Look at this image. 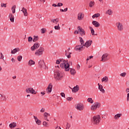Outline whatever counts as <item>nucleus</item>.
Segmentation results:
<instances>
[{"instance_id": "f257e3e1", "label": "nucleus", "mask_w": 129, "mask_h": 129, "mask_svg": "<svg viewBox=\"0 0 129 129\" xmlns=\"http://www.w3.org/2000/svg\"><path fill=\"white\" fill-rule=\"evenodd\" d=\"M68 60H62V61L61 62L60 64V67L61 68H62V69H64L65 71L69 72L70 69L69 67H70V64L68 63Z\"/></svg>"}, {"instance_id": "f03ea898", "label": "nucleus", "mask_w": 129, "mask_h": 129, "mask_svg": "<svg viewBox=\"0 0 129 129\" xmlns=\"http://www.w3.org/2000/svg\"><path fill=\"white\" fill-rule=\"evenodd\" d=\"M101 120V118H100V115H95L92 118V122L94 124H99Z\"/></svg>"}, {"instance_id": "7ed1b4c3", "label": "nucleus", "mask_w": 129, "mask_h": 129, "mask_svg": "<svg viewBox=\"0 0 129 129\" xmlns=\"http://www.w3.org/2000/svg\"><path fill=\"white\" fill-rule=\"evenodd\" d=\"M38 66L41 70H48V67L46 66V63L43 59H41L38 62Z\"/></svg>"}, {"instance_id": "20e7f679", "label": "nucleus", "mask_w": 129, "mask_h": 129, "mask_svg": "<svg viewBox=\"0 0 129 129\" xmlns=\"http://www.w3.org/2000/svg\"><path fill=\"white\" fill-rule=\"evenodd\" d=\"M63 77V75L61 72L59 71L54 73V79L56 81H59V80H61V78Z\"/></svg>"}, {"instance_id": "39448f33", "label": "nucleus", "mask_w": 129, "mask_h": 129, "mask_svg": "<svg viewBox=\"0 0 129 129\" xmlns=\"http://www.w3.org/2000/svg\"><path fill=\"white\" fill-rule=\"evenodd\" d=\"M101 104L100 103L95 102L91 106V109L93 111H95L97 108H99L100 107Z\"/></svg>"}, {"instance_id": "423d86ee", "label": "nucleus", "mask_w": 129, "mask_h": 129, "mask_svg": "<svg viewBox=\"0 0 129 129\" xmlns=\"http://www.w3.org/2000/svg\"><path fill=\"white\" fill-rule=\"evenodd\" d=\"M75 108L77 109V110H80V111H82L83 109H84V105L83 103H78L75 106Z\"/></svg>"}, {"instance_id": "0eeeda50", "label": "nucleus", "mask_w": 129, "mask_h": 129, "mask_svg": "<svg viewBox=\"0 0 129 129\" xmlns=\"http://www.w3.org/2000/svg\"><path fill=\"white\" fill-rule=\"evenodd\" d=\"M116 26L119 32H122V31H123V25H122V23L117 22L116 23Z\"/></svg>"}, {"instance_id": "6e6552de", "label": "nucleus", "mask_w": 129, "mask_h": 129, "mask_svg": "<svg viewBox=\"0 0 129 129\" xmlns=\"http://www.w3.org/2000/svg\"><path fill=\"white\" fill-rule=\"evenodd\" d=\"M84 49H85V47L83 45H82L81 44L78 45L75 47V51H77L78 52H81V51H83Z\"/></svg>"}, {"instance_id": "1a4fd4ad", "label": "nucleus", "mask_w": 129, "mask_h": 129, "mask_svg": "<svg viewBox=\"0 0 129 129\" xmlns=\"http://www.w3.org/2000/svg\"><path fill=\"white\" fill-rule=\"evenodd\" d=\"M44 49L43 47H40L39 49L36 50L35 52V55L36 56H41V55H43V52H44Z\"/></svg>"}, {"instance_id": "9d476101", "label": "nucleus", "mask_w": 129, "mask_h": 129, "mask_svg": "<svg viewBox=\"0 0 129 129\" xmlns=\"http://www.w3.org/2000/svg\"><path fill=\"white\" fill-rule=\"evenodd\" d=\"M101 58V61H102V62H106V61H108V60L109 59L108 54L104 53V54H103Z\"/></svg>"}, {"instance_id": "9b49d317", "label": "nucleus", "mask_w": 129, "mask_h": 129, "mask_svg": "<svg viewBox=\"0 0 129 129\" xmlns=\"http://www.w3.org/2000/svg\"><path fill=\"white\" fill-rule=\"evenodd\" d=\"M78 31H80V34L81 36H84L85 35V31L84 29H82L81 27L78 26L77 28Z\"/></svg>"}, {"instance_id": "f8f14e48", "label": "nucleus", "mask_w": 129, "mask_h": 129, "mask_svg": "<svg viewBox=\"0 0 129 129\" xmlns=\"http://www.w3.org/2000/svg\"><path fill=\"white\" fill-rule=\"evenodd\" d=\"M91 44H92V40H88L84 44H83V46L84 47L88 48V47H90L91 46Z\"/></svg>"}, {"instance_id": "ddd939ff", "label": "nucleus", "mask_w": 129, "mask_h": 129, "mask_svg": "<svg viewBox=\"0 0 129 129\" xmlns=\"http://www.w3.org/2000/svg\"><path fill=\"white\" fill-rule=\"evenodd\" d=\"M52 88H53V85L52 84H49L47 88L46 89V92L47 93H51L52 92Z\"/></svg>"}, {"instance_id": "4468645a", "label": "nucleus", "mask_w": 129, "mask_h": 129, "mask_svg": "<svg viewBox=\"0 0 129 129\" xmlns=\"http://www.w3.org/2000/svg\"><path fill=\"white\" fill-rule=\"evenodd\" d=\"M40 47V43L35 42L33 45V50H37V49H39Z\"/></svg>"}, {"instance_id": "2eb2a0df", "label": "nucleus", "mask_w": 129, "mask_h": 129, "mask_svg": "<svg viewBox=\"0 0 129 129\" xmlns=\"http://www.w3.org/2000/svg\"><path fill=\"white\" fill-rule=\"evenodd\" d=\"M84 18V14H82V13L80 12L78 14V20L79 21H82V20H83Z\"/></svg>"}, {"instance_id": "dca6fc26", "label": "nucleus", "mask_w": 129, "mask_h": 129, "mask_svg": "<svg viewBox=\"0 0 129 129\" xmlns=\"http://www.w3.org/2000/svg\"><path fill=\"white\" fill-rule=\"evenodd\" d=\"M33 118L34 119V120L38 125H41V121L40 120L38 119V117L36 116H33Z\"/></svg>"}, {"instance_id": "f3484780", "label": "nucleus", "mask_w": 129, "mask_h": 129, "mask_svg": "<svg viewBox=\"0 0 129 129\" xmlns=\"http://www.w3.org/2000/svg\"><path fill=\"white\" fill-rule=\"evenodd\" d=\"M92 24L96 28H98V27L100 26V24H99V23L96 21H93Z\"/></svg>"}, {"instance_id": "a211bd4d", "label": "nucleus", "mask_w": 129, "mask_h": 129, "mask_svg": "<svg viewBox=\"0 0 129 129\" xmlns=\"http://www.w3.org/2000/svg\"><path fill=\"white\" fill-rule=\"evenodd\" d=\"M98 89L102 92V93H105V90H104L103 89V86L102 85L98 84Z\"/></svg>"}, {"instance_id": "6ab92c4d", "label": "nucleus", "mask_w": 129, "mask_h": 129, "mask_svg": "<svg viewBox=\"0 0 129 129\" xmlns=\"http://www.w3.org/2000/svg\"><path fill=\"white\" fill-rule=\"evenodd\" d=\"M9 18L12 23H14L15 22V17L12 13H10Z\"/></svg>"}, {"instance_id": "aec40b11", "label": "nucleus", "mask_w": 129, "mask_h": 129, "mask_svg": "<svg viewBox=\"0 0 129 129\" xmlns=\"http://www.w3.org/2000/svg\"><path fill=\"white\" fill-rule=\"evenodd\" d=\"M25 91L27 93H31V94H33V88H27Z\"/></svg>"}, {"instance_id": "412c9836", "label": "nucleus", "mask_w": 129, "mask_h": 129, "mask_svg": "<svg viewBox=\"0 0 129 129\" xmlns=\"http://www.w3.org/2000/svg\"><path fill=\"white\" fill-rule=\"evenodd\" d=\"M17 52H20V48H14L13 50H11V54H16Z\"/></svg>"}, {"instance_id": "4be33fe9", "label": "nucleus", "mask_w": 129, "mask_h": 129, "mask_svg": "<svg viewBox=\"0 0 129 129\" xmlns=\"http://www.w3.org/2000/svg\"><path fill=\"white\" fill-rule=\"evenodd\" d=\"M79 90V86L77 85L72 89V92L76 93Z\"/></svg>"}, {"instance_id": "5701e85b", "label": "nucleus", "mask_w": 129, "mask_h": 129, "mask_svg": "<svg viewBox=\"0 0 129 129\" xmlns=\"http://www.w3.org/2000/svg\"><path fill=\"white\" fill-rule=\"evenodd\" d=\"M21 12H22L24 14V16H25V17H27V16H28V12H27V9H26V8H23Z\"/></svg>"}, {"instance_id": "b1692460", "label": "nucleus", "mask_w": 129, "mask_h": 129, "mask_svg": "<svg viewBox=\"0 0 129 129\" xmlns=\"http://www.w3.org/2000/svg\"><path fill=\"white\" fill-rule=\"evenodd\" d=\"M101 81L102 82H105V83H106V82H108V77H107V76L103 77L101 79Z\"/></svg>"}, {"instance_id": "393cba45", "label": "nucleus", "mask_w": 129, "mask_h": 129, "mask_svg": "<svg viewBox=\"0 0 129 129\" xmlns=\"http://www.w3.org/2000/svg\"><path fill=\"white\" fill-rule=\"evenodd\" d=\"M51 23H53V24H56L57 25V23L58 22H59V18H56L55 19H52L50 21Z\"/></svg>"}, {"instance_id": "a878e982", "label": "nucleus", "mask_w": 129, "mask_h": 129, "mask_svg": "<svg viewBox=\"0 0 129 129\" xmlns=\"http://www.w3.org/2000/svg\"><path fill=\"white\" fill-rule=\"evenodd\" d=\"M48 116H50V114L45 112L44 113V119L45 120H47V121H49V119H48Z\"/></svg>"}, {"instance_id": "bb28decb", "label": "nucleus", "mask_w": 129, "mask_h": 129, "mask_svg": "<svg viewBox=\"0 0 129 129\" xmlns=\"http://www.w3.org/2000/svg\"><path fill=\"white\" fill-rule=\"evenodd\" d=\"M37 41H39V36H33V42H37Z\"/></svg>"}, {"instance_id": "cd10ccee", "label": "nucleus", "mask_w": 129, "mask_h": 129, "mask_svg": "<svg viewBox=\"0 0 129 129\" xmlns=\"http://www.w3.org/2000/svg\"><path fill=\"white\" fill-rule=\"evenodd\" d=\"M16 8H17V6L16 5H14L13 6H12L11 8L12 14H15L16 13Z\"/></svg>"}, {"instance_id": "c85d7f7f", "label": "nucleus", "mask_w": 129, "mask_h": 129, "mask_svg": "<svg viewBox=\"0 0 129 129\" xmlns=\"http://www.w3.org/2000/svg\"><path fill=\"white\" fill-rule=\"evenodd\" d=\"M94 5H95V2L91 1L89 4V6L90 8H93V7H94Z\"/></svg>"}, {"instance_id": "c756f323", "label": "nucleus", "mask_w": 129, "mask_h": 129, "mask_svg": "<svg viewBox=\"0 0 129 129\" xmlns=\"http://www.w3.org/2000/svg\"><path fill=\"white\" fill-rule=\"evenodd\" d=\"M120 116H121V114L118 113V114L115 115L114 118V119H118V118H119V117H120Z\"/></svg>"}, {"instance_id": "7c9ffc66", "label": "nucleus", "mask_w": 129, "mask_h": 129, "mask_svg": "<svg viewBox=\"0 0 129 129\" xmlns=\"http://www.w3.org/2000/svg\"><path fill=\"white\" fill-rule=\"evenodd\" d=\"M70 73L72 74V75H75L76 74V71L74 70V69H71L70 70Z\"/></svg>"}, {"instance_id": "2f4dec72", "label": "nucleus", "mask_w": 129, "mask_h": 129, "mask_svg": "<svg viewBox=\"0 0 129 129\" xmlns=\"http://www.w3.org/2000/svg\"><path fill=\"white\" fill-rule=\"evenodd\" d=\"M106 14H107V15H109V16H111V15H112V10L110 9L106 11Z\"/></svg>"}, {"instance_id": "473e14b6", "label": "nucleus", "mask_w": 129, "mask_h": 129, "mask_svg": "<svg viewBox=\"0 0 129 129\" xmlns=\"http://www.w3.org/2000/svg\"><path fill=\"white\" fill-rule=\"evenodd\" d=\"M9 126L10 128H14V127H16V126H17V124L16 123H12L9 125Z\"/></svg>"}, {"instance_id": "72a5a7b5", "label": "nucleus", "mask_w": 129, "mask_h": 129, "mask_svg": "<svg viewBox=\"0 0 129 129\" xmlns=\"http://www.w3.org/2000/svg\"><path fill=\"white\" fill-rule=\"evenodd\" d=\"M99 17H100V14L97 13V14H95L94 15H93L92 18L95 19V18H98Z\"/></svg>"}, {"instance_id": "f704fd0d", "label": "nucleus", "mask_w": 129, "mask_h": 129, "mask_svg": "<svg viewBox=\"0 0 129 129\" xmlns=\"http://www.w3.org/2000/svg\"><path fill=\"white\" fill-rule=\"evenodd\" d=\"M80 39V42L81 43V45H84V40H83V38L82 37H79Z\"/></svg>"}, {"instance_id": "c9c22d12", "label": "nucleus", "mask_w": 129, "mask_h": 129, "mask_svg": "<svg viewBox=\"0 0 129 129\" xmlns=\"http://www.w3.org/2000/svg\"><path fill=\"white\" fill-rule=\"evenodd\" d=\"M42 124L44 126H45L46 127H48V126H49V123L46 121H43Z\"/></svg>"}, {"instance_id": "e433bc0d", "label": "nucleus", "mask_w": 129, "mask_h": 129, "mask_svg": "<svg viewBox=\"0 0 129 129\" xmlns=\"http://www.w3.org/2000/svg\"><path fill=\"white\" fill-rule=\"evenodd\" d=\"M66 56H67V58L69 59L71 58V52H69V55L67 54V50H66V53H65Z\"/></svg>"}, {"instance_id": "4c0bfd02", "label": "nucleus", "mask_w": 129, "mask_h": 129, "mask_svg": "<svg viewBox=\"0 0 129 129\" xmlns=\"http://www.w3.org/2000/svg\"><path fill=\"white\" fill-rule=\"evenodd\" d=\"M87 101L88 102H89L90 103H93V102H94V101H93V100H92V98H89L88 99H87Z\"/></svg>"}, {"instance_id": "58836bf2", "label": "nucleus", "mask_w": 129, "mask_h": 129, "mask_svg": "<svg viewBox=\"0 0 129 129\" xmlns=\"http://www.w3.org/2000/svg\"><path fill=\"white\" fill-rule=\"evenodd\" d=\"M89 29L91 30V34L93 36L94 35V29L92 27H90Z\"/></svg>"}, {"instance_id": "ea45409f", "label": "nucleus", "mask_w": 129, "mask_h": 129, "mask_svg": "<svg viewBox=\"0 0 129 129\" xmlns=\"http://www.w3.org/2000/svg\"><path fill=\"white\" fill-rule=\"evenodd\" d=\"M61 62H63V59H57L56 64H60V63H61Z\"/></svg>"}, {"instance_id": "a19ab883", "label": "nucleus", "mask_w": 129, "mask_h": 129, "mask_svg": "<svg viewBox=\"0 0 129 129\" xmlns=\"http://www.w3.org/2000/svg\"><path fill=\"white\" fill-rule=\"evenodd\" d=\"M23 59V56L22 55H19L17 57V60L18 61H22V59Z\"/></svg>"}, {"instance_id": "79ce46f5", "label": "nucleus", "mask_w": 129, "mask_h": 129, "mask_svg": "<svg viewBox=\"0 0 129 129\" xmlns=\"http://www.w3.org/2000/svg\"><path fill=\"white\" fill-rule=\"evenodd\" d=\"M28 41L29 43H32V42H33V37L29 36L28 37Z\"/></svg>"}, {"instance_id": "37998d69", "label": "nucleus", "mask_w": 129, "mask_h": 129, "mask_svg": "<svg viewBox=\"0 0 129 129\" xmlns=\"http://www.w3.org/2000/svg\"><path fill=\"white\" fill-rule=\"evenodd\" d=\"M54 29L55 30H60V29H61L60 26L59 25V24H57V25L54 26Z\"/></svg>"}, {"instance_id": "c03bdc74", "label": "nucleus", "mask_w": 129, "mask_h": 129, "mask_svg": "<svg viewBox=\"0 0 129 129\" xmlns=\"http://www.w3.org/2000/svg\"><path fill=\"white\" fill-rule=\"evenodd\" d=\"M46 31H47V30L45 28L41 29V34H45V33H46Z\"/></svg>"}, {"instance_id": "a18cd8bd", "label": "nucleus", "mask_w": 129, "mask_h": 129, "mask_svg": "<svg viewBox=\"0 0 129 129\" xmlns=\"http://www.w3.org/2000/svg\"><path fill=\"white\" fill-rule=\"evenodd\" d=\"M29 66H32L33 65V60L30 59L28 62Z\"/></svg>"}, {"instance_id": "49530a36", "label": "nucleus", "mask_w": 129, "mask_h": 129, "mask_svg": "<svg viewBox=\"0 0 129 129\" xmlns=\"http://www.w3.org/2000/svg\"><path fill=\"white\" fill-rule=\"evenodd\" d=\"M126 75V73H125V72L120 74V76H121V77H125Z\"/></svg>"}, {"instance_id": "de8ad7c7", "label": "nucleus", "mask_w": 129, "mask_h": 129, "mask_svg": "<svg viewBox=\"0 0 129 129\" xmlns=\"http://www.w3.org/2000/svg\"><path fill=\"white\" fill-rule=\"evenodd\" d=\"M1 8H6L7 7V4L5 3H1Z\"/></svg>"}, {"instance_id": "09e8293b", "label": "nucleus", "mask_w": 129, "mask_h": 129, "mask_svg": "<svg viewBox=\"0 0 129 129\" xmlns=\"http://www.w3.org/2000/svg\"><path fill=\"white\" fill-rule=\"evenodd\" d=\"M5 97L3 95L0 94V100H5Z\"/></svg>"}, {"instance_id": "8fccbe9b", "label": "nucleus", "mask_w": 129, "mask_h": 129, "mask_svg": "<svg viewBox=\"0 0 129 129\" xmlns=\"http://www.w3.org/2000/svg\"><path fill=\"white\" fill-rule=\"evenodd\" d=\"M72 99H73V97H69L67 98V100H68V101H71V100H72Z\"/></svg>"}, {"instance_id": "3c124183", "label": "nucleus", "mask_w": 129, "mask_h": 129, "mask_svg": "<svg viewBox=\"0 0 129 129\" xmlns=\"http://www.w3.org/2000/svg\"><path fill=\"white\" fill-rule=\"evenodd\" d=\"M126 101L127 102H128L129 101V93H128L127 94V96H126Z\"/></svg>"}, {"instance_id": "603ef678", "label": "nucleus", "mask_w": 129, "mask_h": 129, "mask_svg": "<svg viewBox=\"0 0 129 129\" xmlns=\"http://www.w3.org/2000/svg\"><path fill=\"white\" fill-rule=\"evenodd\" d=\"M63 6V4L61 3H57V7H62Z\"/></svg>"}, {"instance_id": "864d4df0", "label": "nucleus", "mask_w": 129, "mask_h": 129, "mask_svg": "<svg viewBox=\"0 0 129 129\" xmlns=\"http://www.w3.org/2000/svg\"><path fill=\"white\" fill-rule=\"evenodd\" d=\"M4 58H5L4 54L3 53L1 52V59H3V60H4Z\"/></svg>"}, {"instance_id": "5fc2aeb1", "label": "nucleus", "mask_w": 129, "mask_h": 129, "mask_svg": "<svg viewBox=\"0 0 129 129\" xmlns=\"http://www.w3.org/2000/svg\"><path fill=\"white\" fill-rule=\"evenodd\" d=\"M60 95L62 97H64L65 98V93H61Z\"/></svg>"}, {"instance_id": "6e6d98bb", "label": "nucleus", "mask_w": 129, "mask_h": 129, "mask_svg": "<svg viewBox=\"0 0 129 129\" xmlns=\"http://www.w3.org/2000/svg\"><path fill=\"white\" fill-rule=\"evenodd\" d=\"M77 70H79L80 69V65H79V64H77Z\"/></svg>"}, {"instance_id": "4d7b16f0", "label": "nucleus", "mask_w": 129, "mask_h": 129, "mask_svg": "<svg viewBox=\"0 0 129 129\" xmlns=\"http://www.w3.org/2000/svg\"><path fill=\"white\" fill-rule=\"evenodd\" d=\"M74 34H75V35H78V34H79V32L78 30H76Z\"/></svg>"}, {"instance_id": "13d9d810", "label": "nucleus", "mask_w": 129, "mask_h": 129, "mask_svg": "<svg viewBox=\"0 0 129 129\" xmlns=\"http://www.w3.org/2000/svg\"><path fill=\"white\" fill-rule=\"evenodd\" d=\"M11 61H12V62L13 63H15V62H16V60H15V58H12L11 59Z\"/></svg>"}, {"instance_id": "bf43d9fd", "label": "nucleus", "mask_w": 129, "mask_h": 129, "mask_svg": "<svg viewBox=\"0 0 129 129\" xmlns=\"http://www.w3.org/2000/svg\"><path fill=\"white\" fill-rule=\"evenodd\" d=\"M40 111L41 112H45V108H42Z\"/></svg>"}, {"instance_id": "052dcab7", "label": "nucleus", "mask_w": 129, "mask_h": 129, "mask_svg": "<svg viewBox=\"0 0 129 129\" xmlns=\"http://www.w3.org/2000/svg\"><path fill=\"white\" fill-rule=\"evenodd\" d=\"M125 92L126 93H128L129 92V88H126V90H125Z\"/></svg>"}, {"instance_id": "680f3d73", "label": "nucleus", "mask_w": 129, "mask_h": 129, "mask_svg": "<svg viewBox=\"0 0 129 129\" xmlns=\"http://www.w3.org/2000/svg\"><path fill=\"white\" fill-rule=\"evenodd\" d=\"M40 93L42 94V96H43V95H45V92H41Z\"/></svg>"}, {"instance_id": "e2e57ef3", "label": "nucleus", "mask_w": 129, "mask_h": 129, "mask_svg": "<svg viewBox=\"0 0 129 129\" xmlns=\"http://www.w3.org/2000/svg\"><path fill=\"white\" fill-rule=\"evenodd\" d=\"M89 59H92V58H93V56H90L88 57Z\"/></svg>"}, {"instance_id": "0e129e2a", "label": "nucleus", "mask_w": 129, "mask_h": 129, "mask_svg": "<svg viewBox=\"0 0 129 129\" xmlns=\"http://www.w3.org/2000/svg\"><path fill=\"white\" fill-rule=\"evenodd\" d=\"M36 91H35L34 90H33V94H36Z\"/></svg>"}, {"instance_id": "69168bd1", "label": "nucleus", "mask_w": 129, "mask_h": 129, "mask_svg": "<svg viewBox=\"0 0 129 129\" xmlns=\"http://www.w3.org/2000/svg\"><path fill=\"white\" fill-rule=\"evenodd\" d=\"M64 12H67L68 11V8H66V9H64Z\"/></svg>"}, {"instance_id": "338daca9", "label": "nucleus", "mask_w": 129, "mask_h": 129, "mask_svg": "<svg viewBox=\"0 0 129 129\" xmlns=\"http://www.w3.org/2000/svg\"><path fill=\"white\" fill-rule=\"evenodd\" d=\"M40 2H41V3H45V2L46 1V0H39Z\"/></svg>"}, {"instance_id": "774afa93", "label": "nucleus", "mask_w": 129, "mask_h": 129, "mask_svg": "<svg viewBox=\"0 0 129 129\" xmlns=\"http://www.w3.org/2000/svg\"><path fill=\"white\" fill-rule=\"evenodd\" d=\"M52 7H57V5L55 4H53Z\"/></svg>"}]
</instances>
